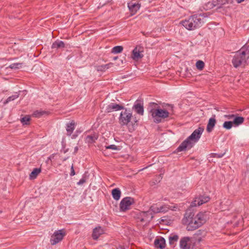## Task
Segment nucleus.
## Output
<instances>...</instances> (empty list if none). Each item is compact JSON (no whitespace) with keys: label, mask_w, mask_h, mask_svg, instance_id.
Masks as SVG:
<instances>
[{"label":"nucleus","mask_w":249,"mask_h":249,"mask_svg":"<svg viewBox=\"0 0 249 249\" xmlns=\"http://www.w3.org/2000/svg\"><path fill=\"white\" fill-rule=\"evenodd\" d=\"M149 114L156 123H160L162 120L168 118L173 112V106H168L167 108H160L158 104L151 103L148 107Z\"/></svg>","instance_id":"1"},{"label":"nucleus","mask_w":249,"mask_h":249,"mask_svg":"<svg viewBox=\"0 0 249 249\" xmlns=\"http://www.w3.org/2000/svg\"><path fill=\"white\" fill-rule=\"evenodd\" d=\"M204 131V128L199 127L194 130L192 134L184 140L177 148L178 152L186 150L191 148L194 144L198 142Z\"/></svg>","instance_id":"2"},{"label":"nucleus","mask_w":249,"mask_h":249,"mask_svg":"<svg viewBox=\"0 0 249 249\" xmlns=\"http://www.w3.org/2000/svg\"><path fill=\"white\" fill-rule=\"evenodd\" d=\"M203 22L201 15H196L182 20L180 24L188 30H194L200 27Z\"/></svg>","instance_id":"3"},{"label":"nucleus","mask_w":249,"mask_h":249,"mask_svg":"<svg viewBox=\"0 0 249 249\" xmlns=\"http://www.w3.org/2000/svg\"><path fill=\"white\" fill-rule=\"evenodd\" d=\"M193 216L191 213H186L182 219V223L187 226L188 231L195 230L202 226L201 222L197 220L196 217H193Z\"/></svg>","instance_id":"4"},{"label":"nucleus","mask_w":249,"mask_h":249,"mask_svg":"<svg viewBox=\"0 0 249 249\" xmlns=\"http://www.w3.org/2000/svg\"><path fill=\"white\" fill-rule=\"evenodd\" d=\"M248 57L246 56V51L243 47L239 51L236 53L232 60V63L235 68L239 66H244L246 64Z\"/></svg>","instance_id":"5"},{"label":"nucleus","mask_w":249,"mask_h":249,"mask_svg":"<svg viewBox=\"0 0 249 249\" xmlns=\"http://www.w3.org/2000/svg\"><path fill=\"white\" fill-rule=\"evenodd\" d=\"M132 118V113L130 110L127 109L123 110L121 111L119 118V122L121 125H127Z\"/></svg>","instance_id":"6"},{"label":"nucleus","mask_w":249,"mask_h":249,"mask_svg":"<svg viewBox=\"0 0 249 249\" xmlns=\"http://www.w3.org/2000/svg\"><path fill=\"white\" fill-rule=\"evenodd\" d=\"M134 203V200L131 197H125L123 198L119 205L120 211L125 212L131 208L132 205Z\"/></svg>","instance_id":"7"},{"label":"nucleus","mask_w":249,"mask_h":249,"mask_svg":"<svg viewBox=\"0 0 249 249\" xmlns=\"http://www.w3.org/2000/svg\"><path fill=\"white\" fill-rule=\"evenodd\" d=\"M66 235L64 230L55 231L52 235L50 242L52 245H54L62 240Z\"/></svg>","instance_id":"8"},{"label":"nucleus","mask_w":249,"mask_h":249,"mask_svg":"<svg viewBox=\"0 0 249 249\" xmlns=\"http://www.w3.org/2000/svg\"><path fill=\"white\" fill-rule=\"evenodd\" d=\"M169 207L167 205H161L160 204H154L152 205L149 211L152 213H159L166 212L169 210Z\"/></svg>","instance_id":"9"},{"label":"nucleus","mask_w":249,"mask_h":249,"mask_svg":"<svg viewBox=\"0 0 249 249\" xmlns=\"http://www.w3.org/2000/svg\"><path fill=\"white\" fill-rule=\"evenodd\" d=\"M143 48L142 47L137 46L132 52L131 58L135 61L139 60L143 56Z\"/></svg>","instance_id":"10"},{"label":"nucleus","mask_w":249,"mask_h":249,"mask_svg":"<svg viewBox=\"0 0 249 249\" xmlns=\"http://www.w3.org/2000/svg\"><path fill=\"white\" fill-rule=\"evenodd\" d=\"M210 200V197L208 196H202L198 197H196L194 201L192 202L191 206L195 207L200 206L205 203L207 202Z\"/></svg>","instance_id":"11"},{"label":"nucleus","mask_w":249,"mask_h":249,"mask_svg":"<svg viewBox=\"0 0 249 249\" xmlns=\"http://www.w3.org/2000/svg\"><path fill=\"white\" fill-rule=\"evenodd\" d=\"M191 240L189 237L182 238L179 242V246L182 249H189L191 247Z\"/></svg>","instance_id":"12"},{"label":"nucleus","mask_w":249,"mask_h":249,"mask_svg":"<svg viewBox=\"0 0 249 249\" xmlns=\"http://www.w3.org/2000/svg\"><path fill=\"white\" fill-rule=\"evenodd\" d=\"M127 6L131 15H134L140 9L141 7V4L139 3L130 1V2L128 3Z\"/></svg>","instance_id":"13"},{"label":"nucleus","mask_w":249,"mask_h":249,"mask_svg":"<svg viewBox=\"0 0 249 249\" xmlns=\"http://www.w3.org/2000/svg\"><path fill=\"white\" fill-rule=\"evenodd\" d=\"M105 232L104 229L98 226L93 230L92 237L94 240H97L102 234Z\"/></svg>","instance_id":"14"},{"label":"nucleus","mask_w":249,"mask_h":249,"mask_svg":"<svg viewBox=\"0 0 249 249\" xmlns=\"http://www.w3.org/2000/svg\"><path fill=\"white\" fill-rule=\"evenodd\" d=\"M133 109L139 114L142 115L143 114V103L140 101H136L134 106Z\"/></svg>","instance_id":"15"},{"label":"nucleus","mask_w":249,"mask_h":249,"mask_svg":"<svg viewBox=\"0 0 249 249\" xmlns=\"http://www.w3.org/2000/svg\"><path fill=\"white\" fill-rule=\"evenodd\" d=\"M141 215L142 221L149 222L153 218V214L149 210L147 212H142Z\"/></svg>","instance_id":"16"},{"label":"nucleus","mask_w":249,"mask_h":249,"mask_svg":"<svg viewBox=\"0 0 249 249\" xmlns=\"http://www.w3.org/2000/svg\"><path fill=\"white\" fill-rule=\"evenodd\" d=\"M123 108V107L122 106L115 103H111L107 107L106 110L107 112H110L113 111L120 110Z\"/></svg>","instance_id":"17"},{"label":"nucleus","mask_w":249,"mask_h":249,"mask_svg":"<svg viewBox=\"0 0 249 249\" xmlns=\"http://www.w3.org/2000/svg\"><path fill=\"white\" fill-rule=\"evenodd\" d=\"M195 217L196 218V220L201 222V224L202 225L207 220V215L206 212H200Z\"/></svg>","instance_id":"18"},{"label":"nucleus","mask_w":249,"mask_h":249,"mask_svg":"<svg viewBox=\"0 0 249 249\" xmlns=\"http://www.w3.org/2000/svg\"><path fill=\"white\" fill-rule=\"evenodd\" d=\"M215 124L216 120L215 119V116L210 118L207 126V131L208 132H211L215 126Z\"/></svg>","instance_id":"19"},{"label":"nucleus","mask_w":249,"mask_h":249,"mask_svg":"<svg viewBox=\"0 0 249 249\" xmlns=\"http://www.w3.org/2000/svg\"><path fill=\"white\" fill-rule=\"evenodd\" d=\"M98 139V135L94 133L90 135H88L85 138V141L89 143H91L95 142Z\"/></svg>","instance_id":"20"},{"label":"nucleus","mask_w":249,"mask_h":249,"mask_svg":"<svg viewBox=\"0 0 249 249\" xmlns=\"http://www.w3.org/2000/svg\"><path fill=\"white\" fill-rule=\"evenodd\" d=\"M155 245L157 248L163 249L165 247V241L164 238H160L155 240Z\"/></svg>","instance_id":"21"},{"label":"nucleus","mask_w":249,"mask_h":249,"mask_svg":"<svg viewBox=\"0 0 249 249\" xmlns=\"http://www.w3.org/2000/svg\"><path fill=\"white\" fill-rule=\"evenodd\" d=\"M74 128L75 123L73 121H72L70 123L67 124L66 128L67 135L70 136L72 134Z\"/></svg>","instance_id":"22"},{"label":"nucleus","mask_w":249,"mask_h":249,"mask_svg":"<svg viewBox=\"0 0 249 249\" xmlns=\"http://www.w3.org/2000/svg\"><path fill=\"white\" fill-rule=\"evenodd\" d=\"M121 195V192L119 188H115L112 191V196L113 198L116 200L120 199Z\"/></svg>","instance_id":"23"},{"label":"nucleus","mask_w":249,"mask_h":249,"mask_svg":"<svg viewBox=\"0 0 249 249\" xmlns=\"http://www.w3.org/2000/svg\"><path fill=\"white\" fill-rule=\"evenodd\" d=\"M244 121V118L242 117L237 116L235 115L232 121L233 125L238 126L242 124Z\"/></svg>","instance_id":"24"},{"label":"nucleus","mask_w":249,"mask_h":249,"mask_svg":"<svg viewBox=\"0 0 249 249\" xmlns=\"http://www.w3.org/2000/svg\"><path fill=\"white\" fill-rule=\"evenodd\" d=\"M40 168H34L30 175V178L34 179L36 178L38 174L41 172Z\"/></svg>","instance_id":"25"},{"label":"nucleus","mask_w":249,"mask_h":249,"mask_svg":"<svg viewBox=\"0 0 249 249\" xmlns=\"http://www.w3.org/2000/svg\"><path fill=\"white\" fill-rule=\"evenodd\" d=\"M65 47L64 43L60 40H56L52 44L53 49L63 48Z\"/></svg>","instance_id":"26"},{"label":"nucleus","mask_w":249,"mask_h":249,"mask_svg":"<svg viewBox=\"0 0 249 249\" xmlns=\"http://www.w3.org/2000/svg\"><path fill=\"white\" fill-rule=\"evenodd\" d=\"M216 1L215 0H213L212 1H209L205 5L204 8L207 10H209L216 6Z\"/></svg>","instance_id":"27"},{"label":"nucleus","mask_w":249,"mask_h":249,"mask_svg":"<svg viewBox=\"0 0 249 249\" xmlns=\"http://www.w3.org/2000/svg\"><path fill=\"white\" fill-rule=\"evenodd\" d=\"M178 239V235L175 234H171L169 236V241L170 244H171V245L174 244L175 242L177 241Z\"/></svg>","instance_id":"28"},{"label":"nucleus","mask_w":249,"mask_h":249,"mask_svg":"<svg viewBox=\"0 0 249 249\" xmlns=\"http://www.w3.org/2000/svg\"><path fill=\"white\" fill-rule=\"evenodd\" d=\"M231 204V201L230 200H227L225 201V202L224 201L221 202V208L222 210H225L228 209L229 207V206Z\"/></svg>","instance_id":"29"},{"label":"nucleus","mask_w":249,"mask_h":249,"mask_svg":"<svg viewBox=\"0 0 249 249\" xmlns=\"http://www.w3.org/2000/svg\"><path fill=\"white\" fill-rule=\"evenodd\" d=\"M123 50V47L121 46H117L112 49L111 53H121Z\"/></svg>","instance_id":"30"},{"label":"nucleus","mask_w":249,"mask_h":249,"mask_svg":"<svg viewBox=\"0 0 249 249\" xmlns=\"http://www.w3.org/2000/svg\"><path fill=\"white\" fill-rule=\"evenodd\" d=\"M46 113V112L42 110H36L34 112L32 116L35 117L39 118Z\"/></svg>","instance_id":"31"},{"label":"nucleus","mask_w":249,"mask_h":249,"mask_svg":"<svg viewBox=\"0 0 249 249\" xmlns=\"http://www.w3.org/2000/svg\"><path fill=\"white\" fill-rule=\"evenodd\" d=\"M22 63H13V64H11L9 66V68H10L11 69L17 70V69L21 68L22 67Z\"/></svg>","instance_id":"32"},{"label":"nucleus","mask_w":249,"mask_h":249,"mask_svg":"<svg viewBox=\"0 0 249 249\" xmlns=\"http://www.w3.org/2000/svg\"><path fill=\"white\" fill-rule=\"evenodd\" d=\"M31 120V118L30 116L26 115L23 117H22L20 121L23 124H29V122Z\"/></svg>","instance_id":"33"},{"label":"nucleus","mask_w":249,"mask_h":249,"mask_svg":"<svg viewBox=\"0 0 249 249\" xmlns=\"http://www.w3.org/2000/svg\"><path fill=\"white\" fill-rule=\"evenodd\" d=\"M18 96H19L18 94L17 93H16L15 94L9 97L7 99V100L4 102V103L5 104L9 103L10 101H13L15 99L18 98Z\"/></svg>","instance_id":"34"},{"label":"nucleus","mask_w":249,"mask_h":249,"mask_svg":"<svg viewBox=\"0 0 249 249\" xmlns=\"http://www.w3.org/2000/svg\"><path fill=\"white\" fill-rule=\"evenodd\" d=\"M113 65V64L112 63H108L107 64H106L104 65H102L100 66L98 69V71H106V70L108 69L109 68L112 67Z\"/></svg>","instance_id":"35"},{"label":"nucleus","mask_w":249,"mask_h":249,"mask_svg":"<svg viewBox=\"0 0 249 249\" xmlns=\"http://www.w3.org/2000/svg\"><path fill=\"white\" fill-rule=\"evenodd\" d=\"M204 63L201 60H198L196 62V66L198 70H202L204 67Z\"/></svg>","instance_id":"36"},{"label":"nucleus","mask_w":249,"mask_h":249,"mask_svg":"<svg viewBox=\"0 0 249 249\" xmlns=\"http://www.w3.org/2000/svg\"><path fill=\"white\" fill-rule=\"evenodd\" d=\"M232 125L233 124L231 121H226L223 124V126L227 129H230L232 127Z\"/></svg>","instance_id":"37"},{"label":"nucleus","mask_w":249,"mask_h":249,"mask_svg":"<svg viewBox=\"0 0 249 249\" xmlns=\"http://www.w3.org/2000/svg\"><path fill=\"white\" fill-rule=\"evenodd\" d=\"M216 6H221L228 3V0H216Z\"/></svg>","instance_id":"38"},{"label":"nucleus","mask_w":249,"mask_h":249,"mask_svg":"<svg viewBox=\"0 0 249 249\" xmlns=\"http://www.w3.org/2000/svg\"><path fill=\"white\" fill-rule=\"evenodd\" d=\"M105 148L107 149H112V150H118L119 149L118 148V147L116 145H115L114 144H112V145H108V146H106Z\"/></svg>","instance_id":"39"},{"label":"nucleus","mask_w":249,"mask_h":249,"mask_svg":"<svg viewBox=\"0 0 249 249\" xmlns=\"http://www.w3.org/2000/svg\"><path fill=\"white\" fill-rule=\"evenodd\" d=\"M167 206L169 208V209H171L173 211H177V210H179V209L178 208V206L177 205H171V206H168L167 205Z\"/></svg>","instance_id":"40"},{"label":"nucleus","mask_w":249,"mask_h":249,"mask_svg":"<svg viewBox=\"0 0 249 249\" xmlns=\"http://www.w3.org/2000/svg\"><path fill=\"white\" fill-rule=\"evenodd\" d=\"M235 116V115L234 114H229L225 115V117L227 119L231 120V121H232Z\"/></svg>","instance_id":"41"},{"label":"nucleus","mask_w":249,"mask_h":249,"mask_svg":"<svg viewBox=\"0 0 249 249\" xmlns=\"http://www.w3.org/2000/svg\"><path fill=\"white\" fill-rule=\"evenodd\" d=\"M86 181V179L85 177L82 178L80 180L77 182V184L79 185H81L83 184Z\"/></svg>","instance_id":"42"},{"label":"nucleus","mask_w":249,"mask_h":249,"mask_svg":"<svg viewBox=\"0 0 249 249\" xmlns=\"http://www.w3.org/2000/svg\"><path fill=\"white\" fill-rule=\"evenodd\" d=\"M71 173H70V175L71 176H74L75 175V172H74V168H73V164L71 166Z\"/></svg>","instance_id":"43"},{"label":"nucleus","mask_w":249,"mask_h":249,"mask_svg":"<svg viewBox=\"0 0 249 249\" xmlns=\"http://www.w3.org/2000/svg\"><path fill=\"white\" fill-rule=\"evenodd\" d=\"M244 1V0H236V1L238 3H240Z\"/></svg>","instance_id":"44"},{"label":"nucleus","mask_w":249,"mask_h":249,"mask_svg":"<svg viewBox=\"0 0 249 249\" xmlns=\"http://www.w3.org/2000/svg\"><path fill=\"white\" fill-rule=\"evenodd\" d=\"M134 124L133 123V122H132V125H133L134 124H135L136 123H137V120L136 119H135L134 121Z\"/></svg>","instance_id":"45"},{"label":"nucleus","mask_w":249,"mask_h":249,"mask_svg":"<svg viewBox=\"0 0 249 249\" xmlns=\"http://www.w3.org/2000/svg\"><path fill=\"white\" fill-rule=\"evenodd\" d=\"M78 150V147H75V148H74V152H76Z\"/></svg>","instance_id":"46"},{"label":"nucleus","mask_w":249,"mask_h":249,"mask_svg":"<svg viewBox=\"0 0 249 249\" xmlns=\"http://www.w3.org/2000/svg\"><path fill=\"white\" fill-rule=\"evenodd\" d=\"M216 155H217V157H219V158L222 157L223 156V155H219L216 154Z\"/></svg>","instance_id":"47"},{"label":"nucleus","mask_w":249,"mask_h":249,"mask_svg":"<svg viewBox=\"0 0 249 249\" xmlns=\"http://www.w3.org/2000/svg\"><path fill=\"white\" fill-rule=\"evenodd\" d=\"M117 58H118L117 57H114V58H113V59H114V60H116V59H117Z\"/></svg>","instance_id":"48"},{"label":"nucleus","mask_w":249,"mask_h":249,"mask_svg":"<svg viewBox=\"0 0 249 249\" xmlns=\"http://www.w3.org/2000/svg\"><path fill=\"white\" fill-rule=\"evenodd\" d=\"M72 138H73H73H75V136H74V135H73V136H72Z\"/></svg>","instance_id":"49"}]
</instances>
